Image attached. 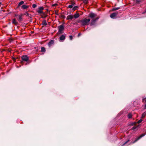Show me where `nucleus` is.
<instances>
[{
  "label": "nucleus",
  "instance_id": "obj_1",
  "mask_svg": "<svg viewBox=\"0 0 146 146\" xmlns=\"http://www.w3.org/2000/svg\"><path fill=\"white\" fill-rule=\"evenodd\" d=\"M90 19H88L86 18H85L83 19H82L79 21L78 22V23L80 22L81 23V24L83 26H85L86 25H89V22L90 21Z\"/></svg>",
  "mask_w": 146,
  "mask_h": 146
},
{
  "label": "nucleus",
  "instance_id": "obj_2",
  "mask_svg": "<svg viewBox=\"0 0 146 146\" xmlns=\"http://www.w3.org/2000/svg\"><path fill=\"white\" fill-rule=\"evenodd\" d=\"M21 60L20 61V63L23 64L24 62H27L29 60L28 56L27 55H23L21 57Z\"/></svg>",
  "mask_w": 146,
  "mask_h": 146
},
{
  "label": "nucleus",
  "instance_id": "obj_3",
  "mask_svg": "<svg viewBox=\"0 0 146 146\" xmlns=\"http://www.w3.org/2000/svg\"><path fill=\"white\" fill-rule=\"evenodd\" d=\"M63 24L62 25H61L58 27V31L57 33V35H60L63 33V32H62V31L64 29V26L63 25Z\"/></svg>",
  "mask_w": 146,
  "mask_h": 146
},
{
  "label": "nucleus",
  "instance_id": "obj_4",
  "mask_svg": "<svg viewBox=\"0 0 146 146\" xmlns=\"http://www.w3.org/2000/svg\"><path fill=\"white\" fill-rule=\"evenodd\" d=\"M146 134V133H143L140 135L139 137H137V138H136L135 140H134L133 141H131L130 143V144H133L136 142H137L138 140L141 139V138H142Z\"/></svg>",
  "mask_w": 146,
  "mask_h": 146
},
{
  "label": "nucleus",
  "instance_id": "obj_5",
  "mask_svg": "<svg viewBox=\"0 0 146 146\" xmlns=\"http://www.w3.org/2000/svg\"><path fill=\"white\" fill-rule=\"evenodd\" d=\"M96 15L93 13H91L89 14L88 16L91 19H94V18L96 16Z\"/></svg>",
  "mask_w": 146,
  "mask_h": 146
},
{
  "label": "nucleus",
  "instance_id": "obj_6",
  "mask_svg": "<svg viewBox=\"0 0 146 146\" xmlns=\"http://www.w3.org/2000/svg\"><path fill=\"white\" fill-rule=\"evenodd\" d=\"M118 14V12L113 13L110 15V17L112 19H114L115 18V17L117 16Z\"/></svg>",
  "mask_w": 146,
  "mask_h": 146
},
{
  "label": "nucleus",
  "instance_id": "obj_7",
  "mask_svg": "<svg viewBox=\"0 0 146 146\" xmlns=\"http://www.w3.org/2000/svg\"><path fill=\"white\" fill-rule=\"evenodd\" d=\"M54 43V40H51L48 43V45L49 47H50Z\"/></svg>",
  "mask_w": 146,
  "mask_h": 146
},
{
  "label": "nucleus",
  "instance_id": "obj_8",
  "mask_svg": "<svg viewBox=\"0 0 146 146\" xmlns=\"http://www.w3.org/2000/svg\"><path fill=\"white\" fill-rule=\"evenodd\" d=\"M96 21L94 20V19H92L90 22V25L92 26L95 25L96 24Z\"/></svg>",
  "mask_w": 146,
  "mask_h": 146
},
{
  "label": "nucleus",
  "instance_id": "obj_9",
  "mask_svg": "<svg viewBox=\"0 0 146 146\" xmlns=\"http://www.w3.org/2000/svg\"><path fill=\"white\" fill-rule=\"evenodd\" d=\"M66 36L64 35H62L60 37L59 40L60 41H64L65 38Z\"/></svg>",
  "mask_w": 146,
  "mask_h": 146
},
{
  "label": "nucleus",
  "instance_id": "obj_10",
  "mask_svg": "<svg viewBox=\"0 0 146 146\" xmlns=\"http://www.w3.org/2000/svg\"><path fill=\"white\" fill-rule=\"evenodd\" d=\"M73 16L72 15H68L66 18V19L67 20L70 19L72 20L73 18Z\"/></svg>",
  "mask_w": 146,
  "mask_h": 146
},
{
  "label": "nucleus",
  "instance_id": "obj_11",
  "mask_svg": "<svg viewBox=\"0 0 146 146\" xmlns=\"http://www.w3.org/2000/svg\"><path fill=\"white\" fill-rule=\"evenodd\" d=\"M12 23L15 25H17L18 24V23L16 21L15 19H14L12 20Z\"/></svg>",
  "mask_w": 146,
  "mask_h": 146
},
{
  "label": "nucleus",
  "instance_id": "obj_12",
  "mask_svg": "<svg viewBox=\"0 0 146 146\" xmlns=\"http://www.w3.org/2000/svg\"><path fill=\"white\" fill-rule=\"evenodd\" d=\"M29 7V6L25 5H23L21 6V8L23 9H26Z\"/></svg>",
  "mask_w": 146,
  "mask_h": 146
},
{
  "label": "nucleus",
  "instance_id": "obj_13",
  "mask_svg": "<svg viewBox=\"0 0 146 146\" xmlns=\"http://www.w3.org/2000/svg\"><path fill=\"white\" fill-rule=\"evenodd\" d=\"M24 3V1H21L19 3L18 5L17 6V8H19L20 6L22 5H23Z\"/></svg>",
  "mask_w": 146,
  "mask_h": 146
},
{
  "label": "nucleus",
  "instance_id": "obj_14",
  "mask_svg": "<svg viewBox=\"0 0 146 146\" xmlns=\"http://www.w3.org/2000/svg\"><path fill=\"white\" fill-rule=\"evenodd\" d=\"M80 14L79 13H76L74 15V17L75 19H76L78 17H79Z\"/></svg>",
  "mask_w": 146,
  "mask_h": 146
},
{
  "label": "nucleus",
  "instance_id": "obj_15",
  "mask_svg": "<svg viewBox=\"0 0 146 146\" xmlns=\"http://www.w3.org/2000/svg\"><path fill=\"white\" fill-rule=\"evenodd\" d=\"M42 24L43 25H47V24L46 23V20H44L42 22Z\"/></svg>",
  "mask_w": 146,
  "mask_h": 146
},
{
  "label": "nucleus",
  "instance_id": "obj_16",
  "mask_svg": "<svg viewBox=\"0 0 146 146\" xmlns=\"http://www.w3.org/2000/svg\"><path fill=\"white\" fill-rule=\"evenodd\" d=\"M46 50L45 48L44 47H42L41 48V52H45Z\"/></svg>",
  "mask_w": 146,
  "mask_h": 146
},
{
  "label": "nucleus",
  "instance_id": "obj_17",
  "mask_svg": "<svg viewBox=\"0 0 146 146\" xmlns=\"http://www.w3.org/2000/svg\"><path fill=\"white\" fill-rule=\"evenodd\" d=\"M78 8V7L77 6H75L72 8V10L74 11L76 10H77Z\"/></svg>",
  "mask_w": 146,
  "mask_h": 146
},
{
  "label": "nucleus",
  "instance_id": "obj_18",
  "mask_svg": "<svg viewBox=\"0 0 146 146\" xmlns=\"http://www.w3.org/2000/svg\"><path fill=\"white\" fill-rule=\"evenodd\" d=\"M17 20L19 22H21L22 20V17L19 16Z\"/></svg>",
  "mask_w": 146,
  "mask_h": 146
},
{
  "label": "nucleus",
  "instance_id": "obj_19",
  "mask_svg": "<svg viewBox=\"0 0 146 146\" xmlns=\"http://www.w3.org/2000/svg\"><path fill=\"white\" fill-rule=\"evenodd\" d=\"M24 15H26V16H27L29 17V18L30 19H32V18L31 17L29 16V14L27 12H26L24 14Z\"/></svg>",
  "mask_w": 146,
  "mask_h": 146
},
{
  "label": "nucleus",
  "instance_id": "obj_20",
  "mask_svg": "<svg viewBox=\"0 0 146 146\" xmlns=\"http://www.w3.org/2000/svg\"><path fill=\"white\" fill-rule=\"evenodd\" d=\"M146 115V112H144L142 114V118H144Z\"/></svg>",
  "mask_w": 146,
  "mask_h": 146
},
{
  "label": "nucleus",
  "instance_id": "obj_21",
  "mask_svg": "<svg viewBox=\"0 0 146 146\" xmlns=\"http://www.w3.org/2000/svg\"><path fill=\"white\" fill-rule=\"evenodd\" d=\"M132 115L131 113H129L128 115V117L129 118H131L132 117Z\"/></svg>",
  "mask_w": 146,
  "mask_h": 146
},
{
  "label": "nucleus",
  "instance_id": "obj_22",
  "mask_svg": "<svg viewBox=\"0 0 146 146\" xmlns=\"http://www.w3.org/2000/svg\"><path fill=\"white\" fill-rule=\"evenodd\" d=\"M120 9V7H117V8L114 7V8H113V9H112V11H114L117 10L119 9Z\"/></svg>",
  "mask_w": 146,
  "mask_h": 146
},
{
  "label": "nucleus",
  "instance_id": "obj_23",
  "mask_svg": "<svg viewBox=\"0 0 146 146\" xmlns=\"http://www.w3.org/2000/svg\"><path fill=\"white\" fill-rule=\"evenodd\" d=\"M43 15H42V17L43 18H44L46 17L47 15H45V14L44 13H43Z\"/></svg>",
  "mask_w": 146,
  "mask_h": 146
},
{
  "label": "nucleus",
  "instance_id": "obj_24",
  "mask_svg": "<svg viewBox=\"0 0 146 146\" xmlns=\"http://www.w3.org/2000/svg\"><path fill=\"white\" fill-rule=\"evenodd\" d=\"M82 1L85 4H87L88 3V0H82Z\"/></svg>",
  "mask_w": 146,
  "mask_h": 146
},
{
  "label": "nucleus",
  "instance_id": "obj_25",
  "mask_svg": "<svg viewBox=\"0 0 146 146\" xmlns=\"http://www.w3.org/2000/svg\"><path fill=\"white\" fill-rule=\"evenodd\" d=\"M130 141V140L129 139H128L127 141L125 142L121 146H123L126 144H127L128 142Z\"/></svg>",
  "mask_w": 146,
  "mask_h": 146
},
{
  "label": "nucleus",
  "instance_id": "obj_26",
  "mask_svg": "<svg viewBox=\"0 0 146 146\" xmlns=\"http://www.w3.org/2000/svg\"><path fill=\"white\" fill-rule=\"evenodd\" d=\"M136 123H137L136 122H132L131 123L130 125L133 126V125H135L136 124Z\"/></svg>",
  "mask_w": 146,
  "mask_h": 146
},
{
  "label": "nucleus",
  "instance_id": "obj_27",
  "mask_svg": "<svg viewBox=\"0 0 146 146\" xmlns=\"http://www.w3.org/2000/svg\"><path fill=\"white\" fill-rule=\"evenodd\" d=\"M138 126L139 125L137 126H134L131 129L135 130V129H136Z\"/></svg>",
  "mask_w": 146,
  "mask_h": 146
},
{
  "label": "nucleus",
  "instance_id": "obj_28",
  "mask_svg": "<svg viewBox=\"0 0 146 146\" xmlns=\"http://www.w3.org/2000/svg\"><path fill=\"white\" fill-rule=\"evenodd\" d=\"M71 5H72V6H74L75 5L76 3L75 2H72V1H71Z\"/></svg>",
  "mask_w": 146,
  "mask_h": 146
},
{
  "label": "nucleus",
  "instance_id": "obj_29",
  "mask_svg": "<svg viewBox=\"0 0 146 146\" xmlns=\"http://www.w3.org/2000/svg\"><path fill=\"white\" fill-rule=\"evenodd\" d=\"M38 9L39 10L42 11V10H43L44 9V8L43 7H39L38 8Z\"/></svg>",
  "mask_w": 146,
  "mask_h": 146
},
{
  "label": "nucleus",
  "instance_id": "obj_30",
  "mask_svg": "<svg viewBox=\"0 0 146 146\" xmlns=\"http://www.w3.org/2000/svg\"><path fill=\"white\" fill-rule=\"evenodd\" d=\"M140 2V1L139 0H136L135 1V2H136V4H138Z\"/></svg>",
  "mask_w": 146,
  "mask_h": 146
},
{
  "label": "nucleus",
  "instance_id": "obj_31",
  "mask_svg": "<svg viewBox=\"0 0 146 146\" xmlns=\"http://www.w3.org/2000/svg\"><path fill=\"white\" fill-rule=\"evenodd\" d=\"M37 12L39 13H44L43 11H42L38 10L37 11Z\"/></svg>",
  "mask_w": 146,
  "mask_h": 146
},
{
  "label": "nucleus",
  "instance_id": "obj_32",
  "mask_svg": "<svg viewBox=\"0 0 146 146\" xmlns=\"http://www.w3.org/2000/svg\"><path fill=\"white\" fill-rule=\"evenodd\" d=\"M36 6L37 5L36 4H33L32 5V7L34 8H36Z\"/></svg>",
  "mask_w": 146,
  "mask_h": 146
},
{
  "label": "nucleus",
  "instance_id": "obj_33",
  "mask_svg": "<svg viewBox=\"0 0 146 146\" xmlns=\"http://www.w3.org/2000/svg\"><path fill=\"white\" fill-rule=\"evenodd\" d=\"M142 119H140L137 122V123H139L142 122Z\"/></svg>",
  "mask_w": 146,
  "mask_h": 146
},
{
  "label": "nucleus",
  "instance_id": "obj_34",
  "mask_svg": "<svg viewBox=\"0 0 146 146\" xmlns=\"http://www.w3.org/2000/svg\"><path fill=\"white\" fill-rule=\"evenodd\" d=\"M73 6L71 5H69L68 6V8L70 9L72 8L73 7Z\"/></svg>",
  "mask_w": 146,
  "mask_h": 146
},
{
  "label": "nucleus",
  "instance_id": "obj_35",
  "mask_svg": "<svg viewBox=\"0 0 146 146\" xmlns=\"http://www.w3.org/2000/svg\"><path fill=\"white\" fill-rule=\"evenodd\" d=\"M61 17L63 19H65L66 17L64 15H62L61 16Z\"/></svg>",
  "mask_w": 146,
  "mask_h": 146
},
{
  "label": "nucleus",
  "instance_id": "obj_36",
  "mask_svg": "<svg viewBox=\"0 0 146 146\" xmlns=\"http://www.w3.org/2000/svg\"><path fill=\"white\" fill-rule=\"evenodd\" d=\"M57 5H58V4H57L55 3L52 5V6H53V7L56 6Z\"/></svg>",
  "mask_w": 146,
  "mask_h": 146
},
{
  "label": "nucleus",
  "instance_id": "obj_37",
  "mask_svg": "<svg viewBox=\"0 0 146 146\" xmlns=\"http://www.w3.org/2000/svg\"><path fill=\"white\" fill-rule=\"evenodd\" d=\"M144 100L145 101V102H146V98L143 99L142 102H144Z\"/></svg>",
  "mask_w": 146,
  "mask_h": 146
},
{
  "label": "nucleus",
  "instance_id": "obj_38",
  "mask_svg": "<svg viewBox=\"0 0 146 146\" xmlns=\"http://www.w3.org/2000/svg\"><path fill=\"white\" fill-rule=\"evenodd\" d=\"M70 39L71 40H72L73 39V37L72 36L70 35L69 36Z\"/></svg>",
  "mask_w": 146,
  "mask_h": 146
},
{
  "label": "nucleus",
  "instance_id": "obj_39",
  "mask_svg": "<svg viewBox=\"0 0 146 146\" xmlns=\"http://www.w3.org/2000/svg\"><path fill=\"white\" fill-rule=\"evenodd\" d=\"M99 17H96V19H94V20L96 21L99 19Z\"/></svg>",
  "mask_w": 146,
  "mask_h": 146
},
{
  "label": "nucleus",
  "instance_id": "obj_40",
  "mask_svg": "<svg viewBox=\"0 0 146 146\" xmlns=\"http://www.w3.org/2000/svg\"><path fill=\"white\" fill-rule=\"evenodd\" d=\"M12 59L14 61H16V58H15V57H13L12 58Z\"/></svg>",
  "mask_w": 146,
  "mask_h": 146
},
{
  "label": "nucleus",
  "instance_id": "obj_41",
  "mask_svg": "<svg viewBox=\"0 0 146 146\" xmlns=\"http://www.w3.org/2000/svg\"><path fill=\"white\" fill-rule=\"evenodd\" d=\"M23 15L22 14H21L19 15V16H20V17H22L23 16Z\"/></svg>",
  "mask_w": 146,
  "mask_h": 146
},
{
  "label": "nucleus",
  "instance_id": "obj_42",
  "mask_svg": "<svg viewBox=\"0 0 146 146\" xmlns=\"http://www.w3.org/2000/svg\"><path fill=\"white\" fill-rule=\"evenodd\" d=\"M9 40V41L11 42L13 40V39L12 38H10Z\"/></svg>",
  "mask_w": 146,
  "mask_h": 146
},
{
  "label": "nucleus",
  "instance_id": "obj_43",
  "mask_svg": "<svg viewBox=\"0 0 146 146\" xmlns=\"http://www.w3.org/2000/svg\"><path fill=\"white\" fill-rule=\"evenodd\" d=\"M81 35V34L80 33H79L78 34V36H80Z\"/></svg>",
  "mask_w": 146,
  "mask_h": 146
},
{
  "label": "nucleus",
  "instance_id": "obj_44",
  "mask_svg": "<svg viewBox=\"0 0 146 146\" xmlns=\"http://www.w3.org/2000/svg\"><path fill=\"white\" fill-rule=\"evenodd\" d=\"M146 109V104L145 106V108H144V109Z\"/></svg>",
  "mask_w": 146,
  "mask_h": 146
},
{
  "label": "nucleus",
  "instance_id": "obj_45",
  "mask_svg": "<svg viewBox=\"0 0 146 146\" xmlns=\"http://www.w3.org/2000/svg\"><path fill=\"white\" fill-rule=\"evenodd\" d=\"M15 16L16 17H17V16L18 17V16H19V15H15Z\"/></svg>",
  "mask_w": 146,
  "mask_h": 146
},
{
  "label": "nucleus",
  "instance_id": "obj_46",
  "mask_svg": "<svg viewBox=\"0 0 146 146\" xmlns=\"http://www.w3.org/2000/svg\"><path fill=\"white\" fill-rule=\"evenodd\" d=\"M146 13V9L145 11V12L143 13Z\"/></svg>",
  "mask_w": 146,
  "mask_h": 146
},
{
  "label": "nucleus",
  "instance_id": "obj_47",
  "mask_svg": "<svg viewBox=\"0 0 146 146\" xmlns=\"http://www.w3.org/2000/svg\"><path fill=\"white\" fill-rule=\"evenodd\" d=\"M30 22H31L32 21V19L31 20H30Z\"/></svg>",
  "mask_w": 146,
  "mask_h": 146
},
{
  "label": "nucleus",
  "instance_id": "obj_48",
  "mask_svg": "<svg viewBox=\"0 0 146 146\" xmlns=\"http://www.w3.org/2000/svg\"><path fill=\"white\" fill-rule=\"evenodd\" d=\"M16 58V59H18V58H19V57H17Z\"/></svg>",
  "mask_w": 146,
  "mask_h": 146
},
{
  "label": "nucleus",
  "instance_id": "obj_49",
  "mask_svg": "<svg viewBox=\"0 0 146 146\" xmlns=\"http://www.w3.org/2000/svg\"><path fill=\"white\" fill-rule=\"evenodd\" d=\"M1 4V3L0 2V5Z\"/></svg>",
  "mask_w": 146,
  "mask_h": 146
}]
</instances>
